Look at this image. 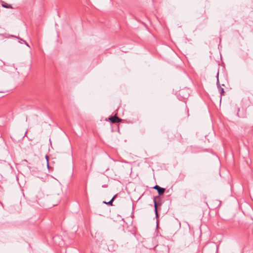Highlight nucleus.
<instances>
[{
  "label": "nucleus",
  "instance_id": "obj_1",
  "mask_svg": "<svg viewBox=\"0 0 253 253\" xmlns=\"http://www.w3.org/2000/svg\"><path fill=\"white\" fill-rule=\"evenodd\" d=\"M109 120L111 123L113 124L119 123L121 121V119L118 117L116 115L110 117Z\"/></svg>",
  "mask_w": 253,
  "mask_h": 253
},
{
  "label": "nucleus",
  "instance_id": "obj_2",
  "mask_svg": "<svg viewBox=\"0 0 253 253\" xmlns=\"http://www.w3.org/2000/svg\"><path fill=\"white\" fill-rule=\"evenodd\" d=\"M154 188L157 190L158 193H159V194L160 195H163L165 191V188H162V187H160L159 186H158L157 185H155L154 187Z\"/></svg>",
  "mask_w": 253,
  "mask_h": 253
},
{
  "label": "nucleus",
  "instance_id": "obj_3",
  "mask_svg": "<svg viewBox=\"0 0 253 253\" xmlns=\"http://www.w3.org/2000/svg\"><path fill=\"white\" fill-rule=\"evenodd\" d=\"M218 75H219V72H218L217 74V85L218 88H219V92L220 93V105L221 103V89L219 88H220V84H219V80H218Z\"/></svg>",
  "mask_w": 253,
  "mask_h": 253
},
{
  "label": "nucleus",
  "instance_id": "obj_4",
  "mask_svg": "<svg viewBox=\"0 0 253 253\" xmlns=\"http://www.w3.org/2000/svg\"><path fill=\"white\" fill-rule=\"evenodd\" d=\"M157 198H159V196L155 197L154 199V207H155V212L156 214V217H158V213L157 211V204L156 199Z\"/></svg>",
  "mask_w": 253,
  "mask_h": 253
},
{
  "label": "nucleus",
  "instance_id": "obj_5",
  "mask_svg": "<svg viewBox=\"0 0 253 253\" xmlns=\"http://www.w3.org/2000/svg\"><path fill=\"white\" fill-rule=\"evenodd\" d=\"M13 37V36H12ZM14 37L15 38H16L18 39H19L20 40H22V42L28 46V47H30L29 44L25 41L23 39H21L20 37H16V36H14Z\"/></svg>",
  "mask_w": 253,
  "mask_h": 253
},
{
  "label": "nucleus",
  "instance_id": "obj_6",
  "mask_svg": "<svg viewBox=\"0 0 253 253\" xmlns=\"http://www.w3.org/2000/svg\"><path fill=\"white\" fill-rule=\"evenodd\" d=\"M2 6L5 8H12V6L10 4H8L7 3L2 4Z\"/></svg>",
  "mask_w": 253,
  "mask_h": 253
},
{
  "label": "nucleus",
  "instance_id": "obj_7",
  "mask_svg": "<svg viewBox=\"0 0 253 253\" xmlns=\"http://www.w3.org/2000/svg\"><path fill=\"white\" fill-rule=\"evenodd\" d=\"M103 203H104L105 204H107V205H110V206H113V204H112L113 202L111 200L110 201H109L108 202H106L105 201H103Z\"/></svg>",
  "mask_w": 253,
  "mask_h": 253
},
{
  "label": "nucleus",
  "instance_id": "obj_8",
  "mask_svg": "<svg viewBox=\"0 0 253 253\" xmlns=\"http://www.w3.org/2000/svg\"><path fill=\"white\" fill-rule=\"evenodd\" d=\"M117 194L114 195L113 196V197L112 198V199L111 200V201L113 202L114 201V200L115 199V198L117 197Z\"/></svg>",
  "mask_w": 253,
  "mask_h": 253
},
{
  "label": "nucleus",
  "instance_id": "obj_9",
  "mask_svg": "<svg viewBox=\"0 0 253 253\" xmlns=\"http://www.w3.org/2000/svg\"><path fill=\"white\" fill-rule=\"evenodd\" d=\"M45 157H46V159L47 160V166L48 168L49 169V163H48V156H46Z\"/></svg>",
  "mask_w": 253,
  "mask_h": 253
},
{
  "label": "nucleus",
  "instance_id": "obj_10",
  "mask_svg": "<svg viewBox=\"0 0 253 253\" xmlns=\"http://www.w3.org/2000/svg\"><path fill=\"white\" fill-rule=\"evenodd\" d=\"M224 89L222 88V95H224Z\"/></svg>",
  "mask_w": 253,
  "mask_h": 253
},
{
  "label": "nucleus",
  "instance_id": "obj_11",
  "mask_svg": "<svg viewBox=\"0 0 253 253\" xmlns=\"http://www.w3.org/2000/svg\"><path fill=\"white\" fill-rule=\"evenodd\" d=\"M13 68H14V69H15V70H17V68H15L14 66H13Z\"/></svg>",
  "mask_w": 253,
  "mask_h": 253
},
{
  "label": "nucleus",
  "instance_id": "obj_12",
  "mask_svg": "<svg viewBox=\"0 0 253 253\" xmlns=\"http://www.w3.org/2000/svg\"><path fill=\"white\" fill-rule=\"evenodd\" d=\"M220 58H221V53L220 52Z\"/></svg>",
  "mask_w": 253,
  "mask_h": 253
}]
</instances>
